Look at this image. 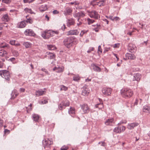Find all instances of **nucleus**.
Instances as JSON below:
<instances>
[{"label":"nucleus","mask_w":150,"mask_h":150,"mask_svg":"<svg viewBox=\"0 0 150 150\" xmlns=\"http://www.w3.org/2000/svg\"><path fill=\"white\" fill-rule=\"evenodd\" d=\"M79 33V32L77 30H70L67 33V35H77Z\"/></svg>","instance_id":"nucleus-20"},{"label":"nucleus","mask_w":150,"mask_h":150,"mask_svg":"<svg viewBox=\"0 0 150 150\" xmlns=\"http://www.w3.org/2000/svg\"><path fill=\"white\" fill-rule=\"evenodd\" d=\"M13 55L16 57H17L19 55V53L18 52L16 51H14L13 52Z\"/></svg>","instance_id":"nucleus-47"},{"label":"nucleus","mask_w":150,"mask_h":150,"mask_svg":"<svg viewBox=\"0 0 150 150\" xmlns=\"http://www.w3.org/2000/svg\"><path fill=\"white\" fill-rule=\"evenodd\" d=\"M135 46L132 44H129L128 46V50L131 52H135L136 50Z\"/></svg>","instance_id":"nucleus-19"},{"label":"nucleus","mask_w":150,"mask_h":150,"mask_svg":"<svg viewBox=\"0 0 150 150\" xmlns=\"http://www.w3.org/2000/svg\"><path fill=\"white\" fill-rule=\"evenodd\" d=\"M125 57L126 59L134 60L136 58V57L134 54L129 53H126L125 54Z\"/></svg>","instance_id":"nucleus-13"},{"label":"nucleus","mask_w":150,"mask_h":150,"mask_svg":"<svg viewBox=\"0 0 150 150\" xmlns=\"http://www.w3.org/2000/svg\"><path fill=\"white\" fill-rule=\"evenodd\" d=\"M75 109L74 108L71 107L69 111V114L72 116V115L75 114Z\"/></svg>","instance_id":"nucleus-32"},{"label":"nucleus","mask_w":150,"mask_h":150,"mask_svg":"<svg viewBox=\"0 0 150 150\" xmlns=\"http://www.w3.org/2000/svg\"><path fill=\"white\" fill-rule=\"evenodd\" d=\"M112 91V89L111 88L107 87L103 88L102 90L103 93L104 95L107 96H110Z\"/></svg>","instance_id":"nucleus-6"},{"label":"nucleus","mask_w":150,"mask_h":150,"mask_svg":"<svg viewBox=\"0 0 150 150\" xmlns=\"http://www.w3.org/2000/svg\"><path fill=\"white\" fill-rule=\"evenodd\" d=\"M47 47L48 49L50 50H54L56 49L55 46L53 45H47Z\"/></svg>","instance_id":"nucleus-38"},{"label":"nucleus","mask_w":150,"mask_h":150,"mask_svg":"<svg viewBox=\"0 0 150 150\" xmlns=\"http://www.w3.org/2000/svg\"><path fill=\"white\" fill-rule=\"evenodd\" d=\"M26 25V22L25 21H21L17 25L18 27L20 28H24Z\"/></svg>","instance_id":"nucleus-23"},{"label":"nucleus","mask_w":150,"mask_h":150,"mask_svg":"<svg viewBox=\"0 0 150 150\" xmlns=\"http://www.w3.org/2000/svg\"><path fill=\"white\" fill-rule=\"evenodd\" d=\"M8 53L4 50H0V56L2 57H6L7 56Z\"/></svg>","instance_id":"nucleus-27"},{"label":"nucleus","mask_w":150,"mask_h":150,"mask_svg":"<svg viewBox=\"0 0 150 150\" xmlns=\"http://www.w3.org/2000/svg\"><path fill=\"white\" fill-rule=\"evenodd\" d=\"M46 92V91L44 90H39L35 92V94L37 96H39L45 94Z\"/></svg>","instance_id":"nucleus-18"},{"label":"nucleus","mask_w":150,"mask_h":150,"mask_svg":"<svg viewBox=\"0 0 150 150\" xmlns=\"http://www.w3.org/2000/svg\"><path fill=\"white\" fill-rule=\"evenodd\" d=\"M18 93L16 90H14L11 94V98L12 99H14L18 95Z\"/></svg>","instance_id":"nucleus-26"},{"label":"nucleus","mask_w":150,"mask_h":150,"mask_svg":"<svg viewBox=\"0 0 150 150\" xmlns=\"http://www.w3.org/2000/svg\"><path fill=\"white\" fill-rule=\"evenodd\" d=\"M62 104H63V106L66 107L69 106L70 105V103L69 101H67L65 102H62Z\"/></svg>","instance_id":"nucleus-41"},{"label":"nucleus","mask_w":150,"mask_h":150,"mask_svg":"<svg viewBox=\"0 0 150 150\" xmlns=\"http://www.w3.org/2000/svg\"><path fill=\"white\" fill-rule=\"evenodd\" d=\"M11 0H2V2L3 3L6 4H8L11 2Z\"/></svg>","instance_id":"nucleus-48"},{"label":"nucleus","mask_w":150,"mask_h":150,"mask_svg":"<svg viewBox=\"0 0 150 150\" xmlns=\"http://www.w3.org/2000/svg\"><path fill=\"white\" fill-rule=\"evenodd\" d=\"M48 31L50 37L54 35L55 34H58L59 33V32L57 31H54L52 30H49Z\"/></svg>","instance_id":"nucleus-29"},{"label":"nucleus","mask_w":150,"mask_h":150,"mask_svg":"<svg viewBox=\"0 0 150 150\" xmlns=\"http://www.w3.org/2000/svg\"><path fill=\"white\" fill-rule=\"evenodd\" d=\"M33 120L36 122H38L40 118L39 116L37 114H34L32 115Z\"/></svg>","instance_id":"nucleus-28"},{"label":"nucleus","mask_w":150,"mask_h":150,"mask_svg":"<svg viewBox=\"0 0 150 150\" xmlns=\"http://www.w3.org/2000/svg\"><path fill=\"white\" fill-rule=\"evenodd\" d=\"M80 77L78 75H75L73 78V80L75 81H78L80 80Z\"/></svg>","instance_id":"nucleus-40"},{"label":"nucleus","mask_w":150,"mask_h":150,"mask_svg":"<svg viewBox=\"0 0 150 150\" xmlns=\"http://www.w3.org/2000/svg\"><path fill=\"white\" fill-rule=\"evenodd\" d=\"M88 23V25H90L93 23L95 22V21L93 20L88 18L87 19Z\"/></svg>","instance_id":"nucleus-42"},{"label":"nucleus","mask_w":150,"mask_h":150,"mask_svg":"<svg viewBox=\"0 0 150 150\" xmlns=\"http://www.w3.org/2000/svg\"><path fill=\"white\" fill-rule=\"evenodd\" d=\"M115 123L114 120L112 118L107 119L105 122V124L106 125L112 126Z\"/></svg>","instance_id":"nucleus-11"},{"label":"nucleus","mask_w":150,"mask_h":150,"mask_svg":"<svg viewBox=\"0 0 150 150\" xmlns=\"http://www.w3.org/2000/svg\"><path fill=\"white\" fill-rule=\"evenodd\" d=\"M74 17H75V18H76V17H78V18H79V12H78V13H75L74 14ZM79 18L78 19V21H79Z\"/></svg>","instance_id":"nucleus-52"},{"label":"nucleus","mask_w":150,"mask_h":150,"mask_svg":"<svg viewBox=\"0 0 150 150\" xmlns=\"http://www.w3.org/2000/svg\"><path fill=\"white\" fill-rule=\"evenodd\" d=\"M26 23H32L33 22L32 20L30 18H28L25 21Z\"/></svg>","instance_id":"nucleus-51"},{"label":"nucleus","mask_w":150,"mask_h":150,"mask_svg":"<svg viewBox=\"0 0 150 150\" xmlns=\"http://www.w3.org/2000/svg\"><path fill=\"white\" fill-rule=\"evenodd\" d=\"M25 89L23 88H21L19 89V92L20 93L24 92L25 91Z\"/></svg>","instance_id":"nucleus-59"},{"label":"nucleus","mask_w":150,"mask_h":150,"mask_svg":"<svg viewBox=\"0 0 150 150\" xmlns=\"http://www.w3.org/2000/svg\"><path fill=\"white\" fill-rule=\"evenodd\" d=\"M68 4L69 5H78L79 4V3L76 1H75L74 2H70L68 3Z\"/></svg>","instance_id":"nucleus-46"},{"label":"nucleus","mask_w":150,"mask_h":150,"mask_svg":"<svg viewBox=\"0 0 150 150\" xmlns=\"http://www.w3.org/2000/svg\"><path fill=\"white\" fill-rule=\"evenodd\" d=\"M25 11L26 13H32L33 12L31 9H28V8H25L24 10Z\"/></svg>","instance_id":"nucleus-44"},{"label":"nucleus","mask_w":150,"mask_h":150,"mask_svg":"<svg viewBox=\"0 0 150 150\" xmlns=\"http://www.w3.org/2000/svg\"><path fill=\"white\" fill-rule=\"evenodd\" d=\"M126 127L124 126L122 127H117L115 128L113 130L114 132L116 133H120L121 132H123L125 131Z\"/></svg>","instance_id":"nucleus-9"},{"label":"nucleus","mask_w":150,"mask_h":150,"mask_svg":"<svg viewBox=\"0 0 150 150\" xmlns=\"http://www.w3.org/2000/svg\"><path fill=\"white\" fill-rule=\"evenodd\" d=\"M74 23V21L73 19L69 20L67 22V25L68 26H69L71 25H73Z\"/></svg>","instance_id":"nucleus-33"},{"label":"nucleus","mask_w":150,"mask_h":150,"mask_svg":"<svg viewBox=\"0 0 150 150\" xmlns=\"http://www.w3.org/2000/svg\"><path fill=\"white\" fill-rule=\"evenodd\" d=\"M1 20L4 22H8L9 21L10 18L7 14H5L2 17Z\"/></svg>","instance_id":"nucleus-24"},{"label":"nucleus","mask_w":150,"mask_h":150,"mask_svg":"<svg viewBox=\"0 0 150 150\" xmlns=\"http://www.w3.org/2000/svg\"><path fill=\"white\" fill-rule=\"evenodd\" d=\"M142 110L144 112L150 113V107L145 105L143 107Z\"/></svg>","instance_id":"nucleus-21"},{"label":"nucleus","mask_w":150,"mask_h":150,"mask_svg":"<svg viewBox=\"0 0 150 150\" xmlns=\"http://www.w3.org/2000/svg\"><path fill=\"white\" fill-rule=\"evenodd\" d=\"M72 12V10L71 8L67 7L64 11V14L66 15H70Z\"/></svg>","instance_id":"nucleus-22"},{"label":"nucleus","mask_w":150,"mask_h":150,"mask_svg":"<svg viewBox=\"0 0 150 150\" xmlns=\"http://www.w3.org/2000/svg\"><path fill=\"white\" fill-rule=\"evenodd\" d=\"M90 91L87 87H84L82 91L81 94L84 96H87L90 93Z\"/></svg>","instance_id":"nucleus-12"},{"label":"nucleus","mask_w":150,"mask_h":150,"mask_svg":"<svg viewBox=\"0 0 150 150\" xmlns=\"http://www.w3.org/2000/svg\"><path fill=\"white\" fill-rule=\"evenodd\" d=\"M120 94L122 96L125 98H129L133 94V91L128 88H124L120 90Z\"/></svg>","instance_id":"nucleus-1"},{"label":"nucleus","mask_w":150,"mask_h":150,"mask_svg":"<svg viewBox=\"0 0 150 150\" xmlns=\"http://www.w3.org/2000/svg\"><path fill=\"white\" fill-rule=\"evenodd\" d=\"M49 33L48 30L45 31L42 33L41 36L44 39H48L50 37Z\"/></svg>","instance_id":"nucleus-15"},{"label":"nucleus","mask_w":150,"mask_h":150,"mask_svg":"<svg viewBox=\"0 0 150 150\" xmlns=\"http://www.w3.org/2000/svg\"><path fill=\"white\" fill-rule=\"evenodd\" d=\"M47 101L46 100H44L43 101H42L41 102H40L39 103L41 104H46L47 103Z\"/></svg>","instance_id":"nucleus-57"},{"label":"nucleus","mask_w":150,"mask_h":150,"mask_svg":"<svg viewBox=\"0 0 150 150\" xmlns=\"http://www.w3.org/2000/svg\"><path fill=\"white\" fill-rule=\"evenodd\" d=\"M23 45L25 46L26 48H28L30 47L32 44L29 42H25L23 43Z\"/></svg>","instance_id":"nucleus-30"},{"label":"nucleus","mask_w":150,"mask_h":150,"mask_svg":"<svg viewBox=\"0 0 150 150\" xmlns=\"http://www.w3.org/2000/svg\"><path fill=\"white\" fill-rule=\"evenodd\" d=\"M34 0H23V1L25 3H30L33 1Z\"/></svg>","instance_id":"nucleus-53"},{"label":"nucleus","mask_w":150,"mask_h":150,"mask_svg":"<svg viewBox=\"0 0 150 150\" xmlns=\"http://www.w3.org/2000/svg\"><path fill=\"white\" fill-rule=\"evenodd\" d=\"M16 42V41L15 40H12L10 41V43L12 45H14Z\"/></svg>","instance_id":"nucleus-54"},{"label":"nucleus","mask_w":150,"mask_h":150,"mask_svg":"<svg viewBox=\"0 0 150 150\" xmlns=\"http://www.w3.org/2000/svg\"><path fill=\"white\" fill-rule=\"evenodd\" d=\"M4 121L0 118V127H2L3 126Z\"/></svg>","instance_id":"nucleus-58"},{"label":"nucleus","mask_w":150,"mask_h":150,"mask_svg":"<svg viewBox=\"0 0 150 150\" xmlns=\"http://www.w3.org/2000/svg\"><path fill=\"white\" fill-rule=\"evenodd\" d=\"M96 108H98L99 109H102L103 108V103H100L97 104L95 105Z\"/></svg>","instance_id":"nucleus-39"},{"label":"nucleus","mask_w":150,"mask_h":150,"mask_svg":"<svg viewBox=\"0 0 150 150\" xmlns=\"http://www.w3.org/2000/svg\"><path fill=\"white\" fill-rule=\"evenodd\" d=\"M53 142L48 139H45L42 142L43 146L45 149L50 147V145L53 144Z\"/></svg>","instance_id":"nucleus-4"},{"label":"nucleus","mask_w":150,"mask_h":150,"mask_svg":"<svg viewBox=\"0 0 150 150\" xmlns=\"http://www.w3.org/2000/svg\"><path fill=\"white\" fill-rule=\"evenodd\" d=\"M93 26L95 27V28L93 29V30H95L96 32H98V30L100 27V25L96 24L95 25H93Z\"/></svg>","instance_id":"nucleus-36"},{"label":"nucleus","mask_w":150,"mask_h":150,"mask_svg":"<svg viewBox=\"0 0 150 150\" xmlns=\"http://www.w3.org/2000/svg\"><path fill=\"white\" fill-rule=\"evenodd\" d=\"M6 8H2L0 9V12L2 11H6Z\"/></svg>","instance_id":"nucleus-62"},{"label":"nucleus","mask_w":150,"mask_h":150,"mask_svg":"<svg viewBox=\"0 0 150 150\" xmlns=\"http://www.w3.org/2000/svg\"><path fill=\"white\" fill-rule=\"evenodd\" d=\"M127 122V120H122L120 122V124H123V123L126 124Z\"/></svg>","instance_id":"nucleus-61"},{"label":"nucleus","mask_w":150,"mask_h":150,"mask_svg":"<svg viewBox=\"0 0 150 150\" xmlns=\"http://www.w3.org/2000/svg\"><path fill=\"white\" fill-rule=\"evenodd\" d=\"M68 147L67 146H64L61 148V150H67L68 149Z\"/></svg>","instance_id":"nucleus-49"},{"label":"nucleus","mask_w":150,"mask_h":150,"mask_svg":"<svg viewBox=\"0 0 150 150\" xmlns=\"http://www.w3.org/2000/svg\"><path fill=\"white\" fill-rule=\"evenodd\" d=\"M102 52V50L101 49V46L99 45L98 47V52L99 53H101Z\"/></svg>","instance_id":"nucleus-50"},{"label":"nucleus","mask_w":150,"mask_h":150,"mask_svg":"<svg viewBox=\"0 0 150 150\" xmlns=\"http://www.w3.org/2000/svg\"><path fill=\"white\" fill-rule=\"evenodd\" d=\"M77 40L72 37L67 38L64 41V45L68 48H69L73 45L77 44Z\"/></svg>","instance_id":"nucleus-2"},{"label":"nucleus","mask_w":150,"mask_h":150,"mask_svg":"<svg viewBox=\"0 0 150 150\" xmlns=\"http://www.w3.org/2000/svg\"><path fill=\"white\" fill-rule=\"evenodd\" d=\"M109 18L110 19L113 21L115 20V17H113L112 16H110Z\"/></svg>","instance_id":"nucleus-63"},{"label":"nucleus","mask_w":150,"mask_h":150,"mask_svg":"<svg viewBox=\"0 0 150 150\" xmlns=\"http://www.w3.org/2000/svg\"><path fill=\"white\" fill-rule=\"evenodd\" d=\"M99 144H101V145L103 146L104 145L105 143L104 142H99Z\"/></svg>","instance_id":"nucleus-64"},{"label":"nucleus","mask_w":150,"mask_h":150,"mask_svg":"<svg viewBox=\"0 0 150 150\" xmlns=\"http://www.w3.org/2000/svg\"><path fill=\"white\" fill-rule=\"evenodd\" d=\"M88 31V30H83L81 31L80 35V36L82 37L84 34L87 33Z\"/></svg>","instance_id":"nucleus-43"},{"label":"nucleus","mask_w":150,"mask_h":150,"mask_svg":"<svg viewBox=\"0 0 150 150\" xmlns=\"http://www.w3.org/2000/svg\"><path fill=\"white\" fill-rule=\"evenodd\" d=\"M79 18L83 17L85 16L84 13L82 11L79 12Z\"/></svg>","instance_id":"nucleus-45"},{"label":"nucleus","mask_w":150,"mask_h":150,"mask_svg":"<svg viewBox=\"0 0 150 150\" xmlns=\"http://www.w3.org/2000/svg\"><path fill=\"white\" fill-rule=\"evenodd\" d=\"M47 55H49L48 57L50 59H53L55 58V55L53 53L50 52H47Z\"/></svg>","instance_id":"nucleus-34"},{"label":"nucleus","mask_w":150,"mask_h":150,"mask_svg":"<svg viewBox=\"0 0 150 150\" xmlns=\"http://www.w3.org/2000/svg\"><path fill=\"white\" fill-rule=\"evenodd\" d=\"M120 44L119 43L115 44L113 45V47L115 48H118L120 46Z\"/></svg>","instance_id":"nucleus-56"},{"label":"nucleus","mask_w":150,"mask_h":150,"mask_svg":"<svg viewBox=\"0 0 150 150\" xmlns=\"http://www.w3.org/2000/svg\"><path fill=\"white\" fill-rule=\"evenodd\" d=\"M53 13L54 14H57L59 13V12L57 10H54L53 11Z\"/></svg>","instance_id":"nucleus-60"},{"label":"nucleus","mask_w":150,"mask_h":150,"mask_svg":"<svg viewBox=\"0 0 150 150\" xmlns=\"http://www.w3.org/2000/svg\"><path fill=\"white\" fill-rule=\"evenodd\" d=\"M64 107L63 106V104H62V102L59 105V109L61 110L62 109L63 107Z\"/></svg>","instance_id":"nucleus-55"},{"label":"nucleus","mask_w":150,"mask_h":150,"mask_svg":"<svg viewBox=\"0 0 150 150\" xmlns=\"http://www.w3.org/2000/svg\"><path fill=\"white\" fill-rule=\"evenodd\" d=\"M64 67L63 66L55 67L53 69V71H55L57 73H61L64 71Z\"/></svg>","instance_id":"nucleus-14"},{"label":"nucleus","mask_w":150,"mask_h":150,"mask_svg":"<svg viewBox=\"0 0 150 150\" xmlns=\"http://www.w3.org/2000/svg\"><path fill=\"white\" fill-rule=\"evenodd\" d=\"M138 123L137 122H134L132 123L128 124L127 125V128L129 129H132L134 127L137 126Z\"/></svg>","instance_id":"nucleus-16"},{"label":"nucleus","mask_w":150,"mask_h":150,"mask_svg":"<svg viewBox=\"0 0 150 150\" xmlns=\"http://www.w3.org/2000/svg\"><path fill=\"white\" fill-rule=\"evenodd\" d=\"M0 76L7 80H8L10 77L9 72L6 70L0 71Z\"/></svg>","instance_id":"nucleus-5"},{"label":"nucleus","mask_w":150,"mask_h":150,"mask_svg":"<svg viewBox=\"0 0 150 150\" xmlns=\"http://www.w3.org/2000/svg\"><path fill=\"white\" fill-rule=\"evenodd\" d=\"M59 87L60 88V91H66L68 89L67 87L63 85H60Z\"/></svg>","instance_id":"nucleus-37"},{"label":"nucleus","mask_w":150,"mask_h":150,"mask_svg":"<svg viewBox=\"0 0 150 150\" xmlns=\"http://www.w3.org/2000/svg\"><path fill=\"white\" fill-rule=\"evenodd\" d=\"M105 0L100 1L99 0H93L91 2V4L93 6L97 5L99 6L100 7L104 6L105 5Z\"/></svg>","instance_id":"nucleus-3"},{"label":"nucleus","mask_w":150,"mask_h":150,"mask_svg":"<svg viewBox=\"0 0 150 150\" xmlns=\"http://www.w3.org/2000/svg\"><path fill=\"white\" fill-rule=\"evenodd\" d=\"M88 15L91 18H93L96 19H98L100 17L99 14H98L96 11H95L89 12Z\"/></svg>","instance_id":"nucleus-7"},{"label":"nucleus","mask_w":150,"mask_h":150,"mask_svg":"<svg viewBox=\"0 0 150 150\" xmlns=\"http://www.w3.org/2000/svg\"><path fill=\"white\" fill-rule=\"evenodd\" d=\"M0 47L8 49L9 48V46L8 44L5 42H4L0 43Z\"/></svg>","instance_id":"nucleus-25"},{"label":"nucleus","mask_w":150,"mask_h":150,"mask_svg":"<svg viewBox=\"0 0 150 150\" xmlns=\"http://www.w3.org/2000/svg\"><path fill=\"white\" fill-rule=\"evenodd\" d=\"M92 66L93 67V69L95 71L99 72L101 71V69L95 64H93Z\"/></svg>","instance_id":"nucleus-31"},{"label":"nucleus","mask_w":150,"mask_h":150,"mask_svg":"<svg viewBox=\"0 0 150 150\" xmlns=\"http://www.w3.org/2000/svg\"><path fill=\"white\" fill-rule=\"evenodd\" d=\"M142 75L141 74L137 73L134 75L133 81H139L142 77Z\"/></svg>","instance_id":"nucleus-17"},{"label":"nucleus","mask_w":150,"mask_h":150,"mask_svg":"<svg viewBox=\"0 0 150 150\" xmlns=\"http://www.w3.org/2000/svg\"><path fill=\"white\" fill-rule=\"evenodd\" d=\"M47 9V6L45 5H42L40 8V10L42 12L46 10Z\"/></svg>","instance_id":"nucleus-35"},{"label":"nucleus","mask_w":150,"mask_h":150,"mask_svg":"<svg viewBox=\"0 0 150 150\" xmlns=\"http://www.w3.org/2000/svg\"><path fill=\"white\" fill-rule=\"evenodd\" d=\"M80 107L84 114L87 113L89 112L90 108L87 104H82L80 105Z\"/></svg>","instance_id":"nucleus-8"},{"label":"nucleus","mask_w":150,"mask_h":150,"mask_svg":"<svg viewBox=\"0 0 150 150\" xmlns=\"http://www.w3.org/2000/svg\"><path fill=\"white\" fill-rule=\"evenodd\" d=\"M24 33L26 36H35L36 34L34 32L30 29H27L24 31Z\"/></svg>","instance_id":"nucleus-10"}]
</instances>
